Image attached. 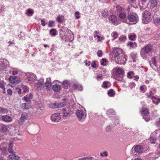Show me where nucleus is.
Listing matches in <instances>:
<instances>
[{
    "mask_svg": "<svg viewBox=\"0 0 160 160\" xmlns=\"http://www.w3.org/2000/svg\"><path fill=\"white\" fill-rule=\"evenodd\" d=\"M142 22L147 24L149 23L152 20V16L150 12L146 10L142 13Z\"/></svg>",
    "mask_w": 160,
    "mask_h": 160,
    "instance_id": "nucleus-1",
    "label": "nucleus"
},
{
    "mask_svg": "<svg viewBox=\"0 0 160 160\" xmlns=\"http://www.w3.org/2000/svg\"><path fill=\"white\" fill-rule=\"evenodd\" d=\"M152 50V46L151 44H148L145 46L141 51V54L143 58H146L145 54H149Z\"/></svg>",
    "mask_w": 160,
    "mask_h": 160,
    "instance_id": "nucleus-2",
    "label": "nucleus"
},
{
    "mask_svg": "<svg viewBox=\"0 0 160 160\" xmlns=\"http://www.w3.org/2000/svg\"><path fill=\"white\" fill-rule=\"evenodd\" d=\"M76 115L78 120L81 122L83 121L86 119V112L81 110H78L76 113Z\"/></svg>",
    "mask_w": 160,
    "mask_h": 160,
    "instance_id": "nucleus-3",
    "label": "nucleus"
},
{
    "mask_svg": "<svg viewBox=\"0 0 160 160\" xmlns=\"http://www.w3.org/2000/svg\"><path fill=\"white\" fill-rule=\"evenodd\" d=\"M10 82V85L12 87H13L16 84L19 83L20 80L17 77L10 76L8 79Z\"/></svg>",
    "mask_w": 160,
    "mask_h": 160,
    "instance_id": "nucleus-4",
    "label": "nucleus"
},
{
    "mask_svg": "<svg viewBox=\"0 0 160 160\" xmlns=\"http://www.w3.org/2000/svg\"><path fill=\"white\" fill-rule=\"evenodd\" d=\"M117 63L119 64H125L127 61L126 56L122 54L115 59Z\"/></svg>",
    "mask_w": 160,
    "mask_h": 160,
    "instance_id": "nucleus-5",
    "label": "nucleus"
},
{
    "mask_svg": "<svg viewBox=\"0 0 160 160\" xmlns=\"http://www.w3.org/2000/svg\"><path fill=\"white\" fill-rule=\"evenodd\" d=\"M114 70H115V73L117 76L116 79L120 81H122V78H120V79H119L118 77L122 76V74L124 72L123 70L121 68L118 67L115 68Z\"/></svg>",
    "mask_w": 160,
    "mask_h": 160,
    "instance_id": "nucleus-6",
    "label": "nucleus"
},
{
    "mask_svg": "<svg viewBox=\"0 0 160 160\" xmlns=\"http://www.w3.org/2000/svg\"><path fill=\"white\" fill-rule=\"evenodd\" d=\"M121 50L118 48H113V50L112 53V57L115 58V59L120 56L121 53Z\"/></svg>",
    "mask_w": 160,
    "mask_h": 160,
    "instance_id": "nucleus-7",
    "label": "nucleus"
},
{
    "mask_svg": "<svg viewBox=\"0 0 160 160\" xmlns=\"http://www.w3.org/2000/svg\"><path fill=\"white\" fill-rule=\"evenodd\" d=\"M61 115L59 113H54L50 117L51 121L53 122H58L61 119Z\"/></svg>",
    "mask_w": 160,
    "mask_h": 160,
    "instance_id": "nucleus-8",
    "label": "nucleus"
},
{
    "mask_svg": "<svg viewBox=\"0 0 160 160\" xmlns=\"http://www.w3.org/2000/svg\"><path fill=\"white\" fill-rule=\"evenodd\" d=\"M44 80L43 78H41L38 82L35 83L34 85L35 88L38 90H41L44 87Z\"/></svg>",
    "mask_w": 160,
    "mask_h": 160,
    "instance_id": "nucleus-9",
    "label": "nucleus"
},
{
    "mask_svg": "<svg viewBox=\"0 0 160 160\" xmlns=\"http://www.w3.org/2000/svg\"><path fill=\"white\" fill-rule=\"evenodd\" d=\"M128 19L130 22L136 23L138 21V17L136 14L130 13L128 16Z\"/></svg>",
    "mask_w": 160,
    "mask_h": 160,
    "instance_id": "nucleus-10",
    "label": "nucleus"
},
{
    "mask_svg": "<svg viewBox=\"0 0 160 160\" xmlns=\"http://www.w3.org/2000/svg\"><path fill=\"white\" fill-rule=\"evenodd\" d=\"M63 116L65 117H69L70 116L71 110L68 108H63L62 109Z\"/></svg>",
    "mask_w": 160,
    "mask_h": 160,
    "instance_id": "nucleus-11",
    "label": "nucleus"
},
{
    "mask_svg": "<svg viewBox=\"0 0 160 160\" xmlns=\"http://www.w3.org/2000/svg\"><path fill=\"white\" fill-rule=\"evenodd\" d=\"M109 21L112 24L115 25H117L118 23L117 21V18L116 16L113 14L110 15L109 17Z\"/></svg>",
    "mask_w": 160,
    "mask_h": 160,
    "instance_id": "nucleus-12",
    "label": "nucleus"
},
{
    "mask_svg": "<svg viewBox=\"0 0 160 160\" xmlns=\"http://www.w3.org/2000/svg\"><path fill=\"white\" fill-rule=\"evenodd\" d=\"M8 62L5 60H3L0 62V71H3L5 70L7 67Z\"/></svg>",
    "mask_w": 160,
    "mask_h": 160,
    "instance_id": "nucleus-13",
    "label": "nucleus"
},
{
    "mask_svg": "<svg viewBox=\"0 0 160 160\" xmlns=\"http://www.w3.org/2000/svg\"><path fill=\"white\" fill-rule=\"evenodd\" d=\"M27 76V79L29 81L34 82L37 78L36 76L32 73H29Z\"/></svg>",
    "mask_w": 160,
    "mask_h": 160,
    "instance_id": "nucleus-14",
    "label": "nucleus"
},
{
    "mask_svg": "<svg viewBox=\"0 0 160 160\" xmlns=\"http://www.w3.org/2000/svg\"><path fill=\"white\" fill-rule=\"evenodd\" d=\"M36 108H37V111L38 113L40 114H42L43 113V108L42 104L38 103L36 105Z\"/></svg>",
    "mask_w": 160,
    "mask_h": 160,
    "instance_id": "nucleus-15",
    "label": "nucleus"
},
{
    "mask_svg": "<svg viewBox=\"0 0 160 160\" xmlns=\"http://www.w3.org/2000/svg\"><path fill=\"white\" fill-rule=\"evenodd\" d=\"M45 85L47 90H49L51 88L52 83L51 82L50 78H48L46 79V81L45 82Z\"/></svg>",
    "mask_w": 160,
    "mask_h": 160,
    "instance_id": "nucleus-16",
    "label": "nucleus"
},
{
    "mask_svg": "<svg viewBox=\"0 0 160 160\" xmlns=\"http://www.w3.org/2000/svg\"><path fill=\"white\" fill-rule=\"evenodd\" d=\"M70 33H69V35H68L67 37H66L67 38L66 40H65V41H69L70 42H72L73 41L74 39V35L72 33L71 31H70Z\"/></svg>",
    "mask_w": 160,
    "mask_h": 160,
    "instance_id": "nucleus-17",
    "label": "nucleus"
},
{
    "mask_svg": "<svg viewBox=\"0 0 160 160\" xmlns=\"http://www.w3.org/2000/svg\"><path fill=\"white\" fill-rule=\"evenodd\" d=\"M134 150L137 153H141L142 152L143 148L141 145H138L135 147Z\"/></svg>",
    "mask_w": 160,
    "mask_h": 160,
    "instance_id": "nucleus-18",
    "label": "nucleus"
},
{
    "mask_svg": "<svg viewBox=\"0 0 160 160\" xmlns=\"http://www.w3.org/2000/svg\"><path fill=\"white\" fill-rule=\"evenodd\" d=\"M2 120L6 122H10L12 121V118L8 115H4L2 116Z\"/></svg>",
    "mask_w": 160,
    "mask_h": 160,
    "instance_id": "nucleus-19",
    "label": "nucleus"
},
{
    "mask_svg": "<svg viewBox=\"0 0 160 160\" xmlns=\"http://www.w3.org/2000/svg\"><path fill=\"white\" fill-rule=\"evenodd\" d=\"M10 72L13 75H15L19 73L20 72V70L17 68H11L10 70Z\"/></svg>",
    "mask_w": 160,
    "mask_h": 160,
    "instance_id": "nucleus-20",
    "label": "nucleus"
},
{
    "mask_svg": "<svg viewBox=\"0 0 160 160\" xmlns=\"http://www.w3.org/2000/svg\"><path fill=\"white\" fill-rule=\"evenodd\" d=\"M28 117V114L26 112H23L21 114L20 120L22 122L24 121V120L27 119Z\"/></svg>",
    "mask_w": 160,
    "mask_h": 160,
    "instance_id": "nucleus-21",
    "label": "nucleus"
},
{
    "mask_svg": "<svg viewBox=\"0 0 160 160\" xmlns=\"http://www.w3.org/2000/svg\"><path fill=\"white\" fill-rule=\"evenodd\" d=\"M0 149L4 154L6 155L8 154L7 148L4 146V144H2L0 145Z\"/></svg>",
    "mask_w": 160,
    "mask_h": 160,
    "instance_id": "nucleus-22",
    "label": "nucleus"
},
{
    "mask_svg": "<svg viewBox=\"0 0 160 160\" xmlns=\"http://www.w3.org/2000/svg\"><path fill=\"white\" fill-rule=\"evenodd\" d=\"M107 114L110 117L115 116V112L112 109H109L107 111Z\"/></svg>",
    "mask_w": 160,
    "mask_h": 160,
    "instance_id": "nucleus-23",
    "label": "nucleus"
},
{
    "mask_svg": "<svg viewBox=\"0 0 160 160\" xmlns=\"http://www.w3.org/2000/svg\"><path fill=\"white\" fill-rule=\"evenodd\" d=\"M151 99L152 100V102L156 104H158L160 101V98L155 96L151 97Z\"/></svg>",
    "mask_w": 160,
    "mask_h": 160,
    "instance_id": "nucleus-24",
    "label": "nucleus"
},
{
    "mask_svg": "<svg viewBox=\"0 0 160 160\" xmlns=\"http://www.w3.org/2000/svg\"><path fill=\"white\" fill-rule=\"evenodd\" d=\"M150 6L152 8L157 7L158 2V0H151L150 1Z\"/></svg>",
    "mask_w": 160,
    "mask_h": 160,
    "instance_id": "nucleus-25",
    "label": "nucleus"
},
{
    "mask_svg": "<svg viewBox=\"0 0 160 160\" xmlns=\"http://www.w3.org/2000/svg\"><path fill=\"white\" fill-rule=\"evenodd\" d=\"M61 88L60 85L57 84L54 85L52 87L53 90L56 92H59Z\"/></svg>",
    "mask_w": 160,
    "mask_h": 160,
    "instance_id": "nucleus-26",
    "label": "nucleus"
},
{
    "mask_svg": "<svg viewBox=\"0 0 160 160\" xmlns=\"http://www.w3.org/2000/svg\"><path fill=\"white\" fill-rule=\"evenodd\" d=\"M149 114V112L148 109L143 108L142 109V116H148Z\"/></svg>",
    "mask_w": 160,
    "mask_h": 160,
    "instance_id": "nucleus-27",
    "label": "nucleus"
},
{
    "mask_svg": "<svg viewBox=\"0 0 160 160\" xmlns=\"http://www.w3.org/2000/svg\"><path fill=\"white\" fill-rule=\"evenodd\" d=\"M33 97V95L32 94L30 93L28 94L26 96H24V99L25 101L28 102L29 101V100L32 99Z\"/></svg>",
    "mask_w": 160,
    "mask_h": 160,
    "instance_id": "nucleus-28",
    "label": "nucleus"
},
{
    "mask_svg": "<svg viewBox=\"0 0 160 160\" xmlns=\"http://www.w3.org/2000/svg\"><path fill=\"white\" fill-rule=\"evenodd\" d=\"M147 0H139V5L141 9H144L146 8V6H144L143 3H145L146 2Z\"/></svg>",
    "mask_w": 160,
    "mask_h": 160,
    "instance_id": "nucleus-29",
    "label": "nucleus"
},
{
    "mask_svg": "<svg viewBox=\"0 0 160 160\" xmlns=\"http://www.w3.org/2000/svg\"><path fill=\"white\" fill-rule=\"evenodd\" d=\"M8 158L12 160H17L20 157L18 155L15 154H12L10 155Z\"/></svg>",
    "mask_w": 160,
    "mask_h": 160,
    "instance_id": "nucleus-30",
    "label": "nucleus"
},
{
    "mask_svg": "<svg viewBox=\"0 0 160 160\" xmlns=\"http://www.w3.org/2000/svg\"><path fill=\"white\" fill-rule=\"evenodd\" d=\"M127 45L130 48H134L137 46V44L136 42H128Z\"/></svg>",
    "mask_w": 160,
    "mask_h": 160,
    "instance_id": "nucleus-31",
    "label": "nucleus"
},
{
    "mask_svg": "<svg viewBox=\"0 0 160 160\" xmlns=\"http://www.w3.org/2000/svg\"><path fill=\"white\" fill-rule=\"evenodd\" d=\"M57 21L60 23L62 22L64 20V17L63 16L59 15L56 18Z\"/></svg>",
    "mask_w": 160,
    "mask_h": 160,
    "instance_id": "nucleus-32",
    "label": "nucleus"
},
{
    "mask_svg": "<svg viewBox=\"0 0 160 160\" xmlns=\"http://www.w3.org/2000/svg\"><path fill=\"white\" fill-rule=\"evenodd\" d=\"M110 86L109 82L108 81H104L102 84V87L105 88H108Z\"/></svg>",
    "mask_w": 160,
    "mask_h": 160,
    "instance_id": "nucleus-33",
    "label": "nucleus"
},
{
    "mask_svg": "<svg viewBox=\"0 0 160 160\" xmlns=\"http://www.w3.org/2000/svg\"><path fill=\"white\" fill-rule=\"evenodd\" d=\"M65 102H56L57 108H60L66 105Z\"/></svg>",
    "mask_w": 160,
    "mask_h": 160,
    "instance_id": "nucleus-34",
    "label": "nucleus"
},
{
    "mask_svg": "<svg viewBox=\"0 0 160 160\" xmlns=\"http://www.w3.org/2000/svg\"><path fill=\"white\" fill-rule=\"evenodd\" d=\"M27 15L28 16H32L34 13V10L30 8L26 10Z\"/></svg>",
    "mask_w": 160,
    "mask_h": 160,
    "instance_id": "nucleus-35",
    "label": "nucleus"
},
{
    "mask_svg": "<svg viewBox=\"0 0 160 160\" xmlns=\"http://www.w3.org/2000/svg\"><path fill=\"white\" fill-rule=\"evenodd\" d=\"M21 107L23 108L29 109L31 107V106L28 103H24L22 104Z\"/></svg>",
    "mask_w": 160,
    "mask_h": 160,
    "instance_id": "nucleus-36",
    "label": "nucleus"
},
{
    "mask_svg": "<svg viewBox=\"0 0 160 160\" xmlns=\"http://www.w3.org/2000/svg\"><path fill=\"white\" fill-rule=\"evenodd\" d=\"M69 84L70 82L68 80H65L63 82L62 86L65 88H67L68 86L69 85Z\"/></svg>",
    "mask_w": 160,
    "mask_h": 160,
    "instance_id": "nucleus-37",
    "label": "nucleus"
},
{
    "mask_svg": "<svg viewBox=\"0 0 160 160\" xmlns=\"http://www.w3.org/2000/svg\"><path fill=\"white\" fill-rule=\"evenodd\" d=\"M154 22L156 25H160V18L157 17L154 19Z\"/></svg>",
    "mask_w": 160,
    "mask_h": 160,
    "instance_id": "nucleus-38",
    "label": "nucleus"
},
{
    "mask_svg": "<svg viewBox=\"0 0 160 160\" xmlns=\"http://www.w3.org/2000/svg\"><path fill=\"white\" fill-rule=\"evenodd\" d=\"M49 33L52 37H54L56 35V30L55 29H52L50 30Z\"/></svg>",
    "mask_w": 160,
    "mask_h": 160,
    "instance_id": "nucleus-39",
    "label": "nucleus"
},
{
    "mask_svg": "<svg viewBox=\"0 0 160 160\" xmlns=\"http://www.w3.org/2000/svg\"><path fill=\"white\" fill-rule=\"evenodd\" d=\"M126 39V36H120L118 39V42H122L125 41Z\"/></svg>",
    "mask_w": 160,
    "mask_h": 160,
    "instance_id": "nucleus-40",
    "label": "nucleus"
},
{
    "mask_svg": "<svg viewBox=\"0 0 160 160\" xmlns=\"http://www.w3.org/2000/svg\"><path fill=\"white\" fill-rule=\"evenodd\" d=\"M116 10L120 12L123 11L124 10V8L123 7L121 6L120 5H118L116 6Z\"/></svg>",
    "mask_w": 160,
    "mask_h": 160,
    "instance_id": "nucleus-41",
    "label": "nucleus"
},
{
    "mask_svg": "<svg viewBox=\"0 0 160 160\" xmlns=\"http://www.w3.org/2000/svg\"><path fill=\"white\" fill-rule=\"evenodd\" d=\"M2 131L4 132H6L7 131H8L9 128V126H6L5 125H3L2 126Z\"/></svg>",
    "mask_w": 160,
    "mask_h": 160,
    "instance_id": "nucleus-42",
    "label": "nucleus"
},
{
    "mask_svg": "<svg viewBox=\"0 0 160 160\" xmlns=\"http://www.w3.org/2000/svg\"><path fill=\"white\" fill-rule=\"evenodd\" d=\"M73 87L75 89H78V88H80L81 89L79 88V90L80 91H82L83 89L81 85L77 84H74L73 85Z\"/></svg>",
    "mask_w": 160,
    "mask_h": 160,
    "instance_id": "nucleus-43",
    "label": "nucleus"
},
{
    "mask_svg": "<svg viewBox=\"0 0 160 160\" xmlns=\"http://www.w3.org/2000/svg\"><path fill=\"white\" fill-rule=\"evenodd\" d=\"M13 146L12 143L10 142L9 144L8 151L10 153H14V151L12 149V147Z\"/></svg>",
    "mask_w": 160,
    "mask_h": 160,
    "instance_id": "nucleus-44",
    "label": "nucleus"
},
{
    "mask_svg": "<svg viewBox=\"0 0 160 160\" xmlns=\"http://www.w3.org/2000/svg\"><path fill=\"white\" fill-rule=\"evenodd\" d=\"M136 38V35L133 33L131 34L129 37V39L131 40H134Z\"/></svg>",
    "mask_w": 160,
    "mask_h": 160,
    "instance_id": "nucleus-45",
    "label": "nucleus"
},
{
    "mask_svg": "<svg viewBox=\"0 0 160 160\" xmlns=\"http://www.w3.org/2000/svg\"><path fill=\"white\" fill-rule=\"evenodd\" d=\"M8 112V110L5 108H0V113L6 114Z\"/></svg>",
    "mask_w": 160,
    "mask_h": 160,
    "instance_id": "nucleus-46",
    "label": "nucleus"
},
{
    "mask_svg": "<svg viewBox=\"0 0 160 160\" xmlns=\"http://www.w3.org/2000/svg\"><path fill=\"white\" fill-rule=\"evenodd\" d=\"M108 94L109 96L112 97L114 96L115 93L113 90L110 89L108 91Z\"/></svg>",
    "mask_w": 160,
    "mask_h": 160,
    "instance_id": "nucleus-47",
    "label": "nucleus"
},
{
    "mask_svg": "<svg viewBox=\"0 0 160 160\" xmlns=\"http://www.w3.org/2000/svg\"><path fill=\"white\" fill-rule=\"evenodd\" d=\"M119 18L122 19H125L126 17V15L124 12H121L119 15Z\"/></svg>",
    "mask_w": 160,
    "mask_h": 160,
    "instance_id": "nucleus-48",
    "label": "nucleus"
},
{
    "mask_svg": "<svg viewBox=\"0 0 160 160\" xmlns=\"http://www.w3.org/2000/svg\"><path fill=\"white\" fill-rule=\"evenodd\" d=\"M134 75V73L133 72H130L127 73V77L128 78L131 79L132 78Z\"/></svg>",
    "mask_w": 160,
    "mask_h": 160,
    "instance_id": "nucleus-49",
    "label": "nucleus"
},
{
    "mask_svg": "<svg viewBox=\"0 0 160 160\" xmlns=\"http://www.w3.org/2000/svg\"><path fill=\"white\" fill-rule=\"evenodd\" d=\"M22 87L23 92L24 93L28 92V88L26 86L24 85H22Z\"/></svg>",
    "mask_w": 160,
    "mask_h": 160,
    "instance_id": "nucleus-50",
    "label": "nucleus"
},
{
    "mask_svg": "<svg viewBox=\"0 0 160 160\" xmlns=\"http://www.w3.org/2000/svg\"><path fill=\"white\" fill-rule=\"evenodd\" d=\"M114 119L112 120L113 122L114 123L115 125H116L117 124H118L119 122V120L118 118H117L115 116H114L113 117Z\"/></svg>",
    "mask_w": 160,
    "mask_h": 160,
    "instance_id": "nucleus-51",
    "label": "nucleus"
},
{
    "mask_svg": "<svg viewBox=\"0 0 160 160\" xmlns=\"http://www.w3.org/2000/svg\"><path fill=\"white\" fill-rule=\"evenodd\" d=\"M48 106L50 108L52 109L57 108L56 102L50 103L48 105Z\"/></svg>",
    "mask_w": 160,
    "mask_h": 160,
    "instance_id": "nucleus-52",
    "label": "nucleus"
},
{
    "mask_svg": "<svg viewBox=\"0 0 160 160\" xmlns=\"http://www.w3.org/2000/svg\"><path fill=\"white\" fill-rule=\"evenodd\" d=\"M111 36L112 37L114 38V39H112V41H113L117 38L118 37V34L116 32H113L111 34Z\"/></svg>",
    "mask_w": 160,
    "mask_h": 160,
    "instance_id": "nucleus-53",
    "label": "nucleus"
},
{
    "mask_svg": "<svg viewBox=\"0 0 160 160\" xmlns=\"http://www.w3.org/2000/svg\"><path fill=\"white\" fill-rule=\"evenodd\" d=\"M6 84L5 82L2 81L0 82V87L2 89H4L5 85Z\"/></svg>",
    "mask_w": 160,
    "mask_h": 160,
    "instance_id": "nucleus-54",
    "label": "nucleus"
},
{
    "mask_svg": "<svg viewBox=\"0 0 160 160\" xmlns=\"http://www.w3.org/2000/svg\"><path fill=\"white\" fill-rule=\"evenodd\" d=\"M75 16L77 19H79L80 18V13L78 11H76L75 13Z\"/></svg>",
    "mask_w": 160,
    "mask_h": 160,
    "instance_id": "nucleus-55",
    "label": "nucleus"
},
{
    "mask_svg": "<svg viewBox=\"0 0 160 160\" xmlns=\"http://www.w3.org/2000/svg\"><path fill=\"white\" fill-rule=\"evenodd\" d=\"M101 64L103 66H105L106 64V59L103 58L101 61Z\"/></svg>",
    "mask_w": 160,
    "mask_h": 160,
    "instance_id": "nucleus-56",
    "label": "nucleus"
},
{
    "mask_svg": "<svg viewBox=\"0 0 160 160\" xmlns=\"http://www.w3.org/2000/svg\"><path fill=\"white\" fill-rule=\"evenodd\" d=\"M100 155L101 157L107 156L108 155V152L105 151L103 153L101 152L100 153Z\"/></svg>",
    "mask_w": 160,
    "mask_h": 160,
    "instance_id": "nucleus-57",
    "label": "nucleus"
},
{
    "mask_svg": "<svg viewBox=\"0 0 160 160\" xmlns=\"http://www.w3.org/2000/svg\"><path fill=\"white\" fill-rule=\"evenodd\" d=\"M143 117V119L146 121L148 122L150 120V118L148 116H148H142Z\"/></svg>",
    "mask_w": 160,
    "mask_h": 160,
    "instance_id": "nucleus-58",
    "label": "nucleus"
},
{
    "mask_svg": "<svg viewBox=\"0 0 160 160\" xmlns=\"http://www.w3.org/2000/svg\"><path fill=\"white\" fill-rule=\"evenodd\" d=\"M156 139L155 138L152 137H150V141L151 143H155V141L156 140Z\"/></svg>",
    "mask_w": 160,
    "mask_h": 160,
    "instance_id": "nucleus-59",
    "label": "nucleus"
},
{
    "mask_svg": "<svg viewBox=\"0 0 160 160\" xmlns=\"http://www.w3.org/2000/svg\"><path fill=\"white\" fill-rule=\"evenodd\" d=\"M152 61L153 64L155 65V66H157V62L155 58H152Z\"/></svg>",
    "mask_w": 160,
    "mask_h": 160,
    "instance_id": "nucleus-60",
    "label": "nucleus"
},
{
    "mask_svg": "<svg viewBox=\"0 0 160 160\" xmlns=\"http://www.w3.org/2000/svg\"><path fill=\"white\" fill-rule=\"evenodd\" d=\"M135 83L133 82H130L129 84V87L131 88H133L135 87Z\"/></svg>",
    "mask_w": 160,
    "mask_h": 160,
    "instance_id": "nucleus-61",
    "label": "nucleus"
},
{
    "mask_svg": "<svg viewBox=\"0 0 160 160\" xmlns=\"http://www.w3.org/2000/svg\"><path fill=\"white\" fill-rule=\"evenodd\" d=\"M7 92L8 94L10 96H11L12 93V91L10 89H8L7 90Z\"/></svg>",
    "mask_w": 160,
    "mask_h": 160,
    "instance_id": "nucleus-62",
    "label": "nucleus"
},
{
    "mask_svg": "<svg viewBox=\"0 0 160 160\" xmlns=\"http://www.w3.org/2000/svg\"><path fill=\"white\" fill-rule=\"evenodd\" d=\"M98 56L99 57H102V52L101 50H99L97 53Z\"/></svg>",
    "mask_w": 160,
    "mask_h": 160,
    "instance_id": "nucleus-63",
    "label": "nucleus"
},
{
    "mask_svg": "<svg viewBox=\"0 0 160 160\" xmlns=\"http://www.w3.org/2000/svg\"><path fill=\"white\" fill-rule=\"evenodd\" d=\"M96 79L98 80H102L103 78V77H102V76L101 75H98L96 77Z\"/></svg>",
    "mask_w": 160,
    "mask_h": 160,
    "instance_id": "nucleus-64",
    "label": "nucleus"
}]
</instances>
